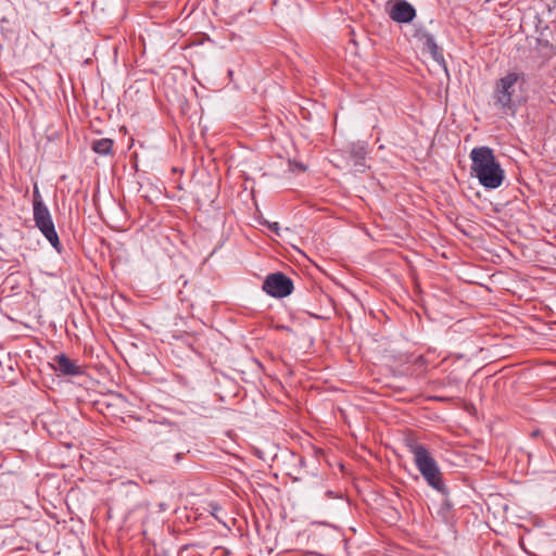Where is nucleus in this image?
I'll return each instance as SVG.
<instances>
[{
	"mask_svg": "<svg viewBox=\"0 0 556 556\" xmlns=\"http://www.w3.org/2000/svg\"><path fill=\"white\" fill-rule=\"evenodd\" d=\"M391 20L397 23H409L416 16L415 8L405 0H396L389 11Z\"/></svg>",
	"mask_w": 556,
	"mask_h": 556,
	"instance_id": "nucleus-7",
	"label": "nucleus"
},
{
	"mask_svg": "<svg viewBox=\"0 0 556 556\" xmlns=\"http://www.w3.org/2000/svg\"><path fill=\"white\" fill-rule=\"evenodd\" d=\"M168 509V505L166 503H160L159 504V510L160 511H166Z\"/></svg>",
	"mask_w": 556,
	"mask_h": 556,
	"instance_id": "nucleus-15",
	"label": "nucleus"
},
{
	"mask_svg": "<svg viewBox=\"0 0 556 556\" xmlns=\"http://www.w3.org/2000/svg\"><path fill=\"white\" fill-rule=\"evenodd\" d=\"M262 288L268 295L281 299L292 293L293 282L285 274L277 271L265 278Z\"/></svg>",
	"mask_w": 556,
	"mask_h": 556,
	"instance_id": "nucleus-5",
	"label": "nucleus"
},
{
	"mask_svg": "<svg viewBox=\"0 0 556 556\" xmlns=\"http://www.w3.org/2000/svg\"><path fill=\"white\" fill-rule=\"evenodd\" d=\"M173 457H174V463L177 464L184 457V453H181V452L175 453Z\"/></svg>",
	"mask_w": 556,
	"mask_h": 556,
	"instance_id": "nucleus-14",
	"label": "nucleus"
},
{
	"mask_svg": "<svg viewBox=\"0 0 556 556\" xmlns=\"http://www.w3.org/2000/svg\"><path fill=\"white\" fill-rule=\"evenodd\" d=\"M405 445L413 454L414 463L428 485L446 496L448 489L444 484L440 467L429 450L412 437L405 439Z\"/></svg>",
	"mask_w": 556,
	"mask_h": 556,
	"instance_id": "nucleus-2",
	"label": "nucleus"
},
{
	"mask_svg": "<svg viewBox=\"0 0 556 556\" xmlns=\"http://www.w3.org/2000/svg\"><path fill=\"white\" fill-rule=\"evenodd\" d=\"M471 175L485 189H497L505 179V172L491 148L482 146L470 152Z\"/></svg>",
	"mask_w": 556,
	"mask_h": 556,
	"instance_id": "nucleus-1",
	"label": "nucleus"
},
{
	"mask_svg": "<svg viewBox=\"0 0 556 556\" xmlns=\"http://www.w3.org/2000/svg\"><path fill=\"white\" fill-rule=\"evenodd\" d=\"M51 366L54 371L62 376H79L84 372L81 366L65 354L55 355Z\"/></svg>",
	"mask_w": 556,
	"mask_h": 556,
	"instance_id": "nucleus-6",
	"label": "nucleus"
},
{
	"mask_svg": "<svg viewBox=\"0 0 556 556\" xmlns=\"http://www.w3.org/2000/svg\"><path fill=\"white\" fill-rule=\"evenodd\" d=\"M91 148L98 154L109 155L112 152L113 140L109 138L93 140Z\"/></svg>",
	"mask_w": 556,
	"mask_h": 556,
	"instance_id": "nucleus-10",
	"label": "nucleus"
},
{
	"mask_svg": "<svg viewBox=\"0 0 556 556\" xmlns=\"http://www.w3.org/2000/svg\"><path fill=\"white\" fill-rule=\"evenodd\" d=\"M162 448H163V446H162V445H156V446L154 447V453H155V454H156V456H157V457H160V458H161L160 453H161ZM162 462H163L164 464H169V462H168L167 459H165V457H162Z\"/></svg>",
	"mask_w": 556,
	"mask_h": 556,
	"instance_id": "nucleus-12",
	"label": "nucleus"
},
{
	"mask_svg": "<svg viewBox=\"0 0 556 556\" xmlns=\"http://www.w3.org/2000/svg\"><path fill=\"white\" fill-rule=\"evenodd\" d=\"M268 228H269L271 231H274V232L278 233V231H279V224H278V223H276V222H275V223H268Z\"/></svg>",
	"mask_w": 556,
	"mask_h": 556,
	"instance_id": "nucleus-13",
	"label": "nucleus"
},
{
	"mask_svg": "<svg viewBox=\"0 0 556 556\" xmlns=\"http://www.w3.org/2000/svg\"><path fill=\"white\" fill-rule=\"evenodd\" d=\"M39 207H45L47 206L42 200V197L40 194V191L37 187V185L34 186V190H33V210L34 208H38Z\"/></svg>",
	"mask_w": 556,
	"mask_h": 556,
	"instance_id": "nucleus-11",
	"label": "nucleus"
},
{
	"mask_svg": "<svg viewBox=\"0 0 556 556\" xmlns=\"http://www.w3.org/2000/svg\"><path fill=\"white\" fill-rule=\"evenodd\" d=\"M519 79V74L508 73L506 76L497 80L494 90V104L503 113L513 109V96L515 93V86Z\"/></svg>",
	"mask_w": 556,
	"mask_h": 556,
	"instance_id": "nucleus-3",
	"label": "nucleus"
},
{
	"mask_svg": "<svg viewBox=\"0 0 556 556\" xmlns=\"http://www.w3.org/2000/svg\"><path fill=\"white\" fill-rule=\"evenodd\" d=\"M349 161L356 172L365 170L366 148L361 142H352L348 147Z\"/></svg>",
	"mask_w": 556,
	"mask_h": 556,
	"instance_id": "nucleus-8",
	"label": "nucleus"
},
{
	"mask_svg": "<svg viewBox=\"0 0 556 556\" xmlns=\"http://www.w3.org/2000/svg\"><path fill=\"white\" fill-rule=\"evenodd\" d=\"M33 217L36 227L40 230L49 243L60 253L62 244L60 242L55 226L48 206L34 208Z\"/></svg>",
	"mask_w": 556,
	"mask_h": 556,
	"instance_id": "nucleus-4",
	"label": "nucleus"
},
{
	"mask_svg": "<svg viewBox=\"0 0 556 556\" xmlns=\"http://www.w3.org/2000/svg\"><path fill=\"white\" fill-rule=\"evenodd\" d=\"M424 39H425V46H426L427 50L429 51V53L431 54V56L433 58V60L438 63H443L444 62L443 53H442L440 47L438 46V43L435 42L434 37L431 34H426V35H424Z\"/></svg>",
	"mask_w": 556,
	"mask_h": 556,
	"instance_id": "nucleus-9",
	"label": "nucleus"
}]
</instances>
